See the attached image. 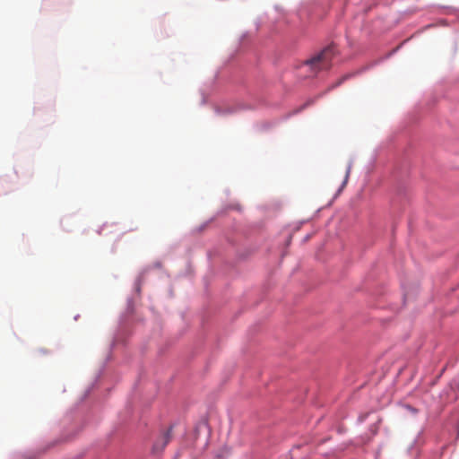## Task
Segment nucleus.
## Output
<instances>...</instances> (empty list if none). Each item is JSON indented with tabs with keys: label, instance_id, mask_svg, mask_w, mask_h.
<instances>
[{
	"label": "nucleus",
	"instance_id": "f03ea898",
	"mask_svg": "<svg viewBox=\"0 0 459 459\" xmlns=\"http://www.w3.org/2000/svg\"><path fill=\"white\" fill-rule=\"evenodd\" d=\"M171 438V429H169L163 436L155 443L153 448L155 450H161L163 449L168 443L170 441Z\"/></svg>",
	"mask_w": 459,
	"mask_h": 459
},
{
	"label": "nucleus",
	"instance_id": "f257e3e1",
	"mask_svg": "<svg viewBox=\"0 0 459 459\" xmlns=\"http://www.w3.org/2000/svg\"><path fill=\"white\" fill-rule=\"evenodd\" d=\"M334 47L328 46L324 48L320 53L313 56L312 58L306 61L311 72L317 74L323 70H328L331 67V62L334 56Z\"/></svg>",
	"mask_w": 459,
	"mask_h": 459
}]
</instances>
